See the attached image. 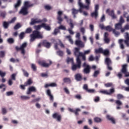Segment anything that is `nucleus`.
<instances>
[{"mask_svg":"<svg viewBox=\"0 0 129 129\" xmlns=\"http://www.w3.org/2000/svg\"><path fill=\"white\" fill-rule=\"evenodd\" d=\"M105 30L108 31V32H112L113 34L115 35V37H118V36L120 35V33H119V32L116 31L115 29H112V28L109 26L105 27Z\"/></svg>","mask_w":129,"mask_h":129,"instance_id":"39448f33","label":"nucleus"},{"mask_svg":"<svg viewBox=\"0 0 129 129\" xmlns=\"http://www.w3.org/2000/svg\"><path fill=\"white\" fill-rule=\"evenodd\" d=\"M42 46L47 48V49L50 48L51 47V43L48 42L46 40H43L42 42Z\"/></svg>","mask_w":129,"mask_h":129,"instance_id":"4468645a","label":"nucleus"},{"mask_svg":"<svg viewBox=\"0 0 129 129\" xmlns=\"http://www.w3.org/2000/svg\"><path fill=\"white\" fill-rule=\"evenodd\" d=\"M85 3L87 5H84L83 4V6L81 7V10L82 9H86V10H89V6L91 4V1L90 0H85Z\"/></svg>","mask_w":129,"mask_h":129,"instance_id":"9d476101","label":"nucleus"},{"mask_svg":"<svg viewBox=\"0 0 129 129\" xmlns=\"http://www.w3.org/2000/svg\"><path fill=\"white\" fill-rule=\"evenodd\" d=\"M99 9V6L96 5L95 7V11L91 13L92 17H98V10Z\"/></svg>","mask_w":129,"mask_h":129,"instance_id":"9b49d317","label":"nucleus"},{"mask_svg":"<svg viewBox=\"0 0 129 129\" xmlns=\"http://www.w3.org/2000/svg\"><path fill=\"white\" fill-rule=\"evenodd\" d=\"M121 29H122V25H121V24L120 23H117L115 25V29L114 30H120L121 32Z\"/></svg>","mask_w":129,"mask_h":129,"instance_id":"412c9836","label":"nucleus"},{"mask_svg":"<svg viewBox=\"0 0 129 129\" xmlns=\"http://www.w3.org/2000/svg\"><path fill=\"white\" fill-rule=\"evenodd\" d=\"M36 39H43V35L37 30L34 31L30 35V42H34Z\"/></svg>","mask_w":129,"mask_h":129,"instance_id":"f257e3e1","label":"nucleus"},{"mask_svg":"<svg viewBox=\"0 0 129 129\" xmlns=\"http://www.w3.org/2000/svg\"><path fill=\"white\" fill-rule=\"evenodd\" d=\"M22 4V1L21 0H18L17 2V3L15 5L14 7L15 9H17L19 8V7L21 6V5Z\"/></svg>","mask_w":129,"mask_h":129,"instance_id":"72a5a7b5","label":"nucleus"},{"mask_svg":"<svg viewBox=\"0 0 129 129\" xmlns=\"http://www.w3.org/2000/svg\"><path fill=\"white\" fill-rule=\"evenodd\" d=\"M67 22L69 23V26L71 28L70 29H74V24H73V21H72V19H70L67 20Z\"/></svg>","mask_w":129,"mask_h":129,"instance_id":"bb28decb","label":"nucleus"},{"mask_svg":"<svg viewBox=\"0 0 129 129\" xmlns=\"http://www.w3.org/2000/svg\"><path fill=\"white\" fill-rule=\"evenodd\" d=\"M106 14H108L109 16L110 17H114V11L111 10L110 11V9H108L106 10Z\"/></svg>","mask_w":129,"mask_h":129,"instance_id":"aec40b11","label":"nucleus"},{"mask_svg":"<svg viewBox=\"0 0 129 129\" xmlns=\"http://www.w3.org/2000/svg\"><path fill=\"white\" fill-rule=\"evenodd\" d=\"M25 37V33L24 32H21L20 34L19 35V38L20 40H23L24 38Z\"/></svg>","mask_w":129,"mask_h":129,"instance_id":"8fccbe9b","label":"nucleus"},{"mask_svg":"<svg viewBox=\"0 0 129 129\" xmlns=\"http://www.w3.org/2000/svg\"><path fill=\"white\" fill-rule=\"evenodd\" d=\"M104 41L105 44H109V42H110V39L109 38H104Z\"/></svg>","mask_w":129,"mask_h":129,"instance_id":"6e6d98bb","label":"nucleus"},{"mask_svg":"<svg viewBox=\"0 0 129 129\" xmlns=\"http://www.w3.org/2000/svg\"><path fill=\"white\" fill-rule=\"evenodd\" d=\"M78 5L79 7H80V13H82V10H81V7H83V3L81 2L82 0H78Z\"/></svg>","mask_w":129,"mask_h":129,"instance_id":"2f4dec72","label":"nucleus"},{"mask_svg":"<svg viewBox=\"0 0 129 129\" xmlns=\"http://www.w3.org/2000/svg\"><path fill=\"white\" fill-rule=\"evenodd\" d=\"M27 46H28L27 42H24L20 46V49H25V48H27Z\"/></svg>","mask_w":129,"mask_h":129,"instance_id":"37998d69","label":"nucleus"},{"mask_svg":"<svg viewBox=\"0 0 129 129\" xmlns=\"http://www.w3.org/2000/svg\"><path fill=\"white\" fill-rule=\"evenodd\" d=\"M31 68L33 70V71H37V67H36V64L32 63Z\"/></svg>","mask_w":129,"mask_h":129,"instance_id":"864d4df0","label":"nucleus"},{"mask_svg":"<svg viewBox=\"0 0 129 129\" xmlns=\"http://www.w3.org/2000/svg\"><path fill=\"white\" fill-rule=\"evenodd\" d=\"M124 38L125 40H124V43L126 47H129V34L128 32L125 33Z\"/></svg>","mask_w":129,"mask_h":129,"instance_id":"f8f14e48","label":"nucleus"},{"mask_svg":"<svg viewBox=\"0 0 129 129\" xmlns=\"http://www.w3.org/2000/svg\"><path fill=\"white\" fill-rule=\"evenodd\" d=\"M57 20H58V24H61V22L63 21V19H62V18L61 17H57Z\"/></svg>","mask_w":129,"mask_h":129,"instance_id":"338daca9","label":"nucleus"},{"mask_svg":"<svg viewBox=\"0 0 129 129\" xmlns=\"http://www.w3.org/2000/svg\"><path fill=\"white\" fill-rule=\"evenodd\" d=\"M94 121L97 123H99V122H101V121H102V119L98 117H95L94 118Z\"/></svg>","mask_w":129,"mask_h":129,"instance_id":"7c9ffc66","label":"nucleus"},{"mask_svg":"<svg viewBox=\"0 0 129 129\" xmlns=\"http://www.w3.org/2000/svg\"><path fill=\"white\" fill-rule=\"evenodd\" d=\"M42 28H44L46 31H51V27L49 25H46L45 23H42Z\"/></svg>","mask_w":129,"mask_h":129,"instance_id":"5701e85b","label":"nucleus"},{"mask_svg":"<svg viewBox=\"0 0 129 129\" xmlns=\"http://www.w3.org/2000/svg\"><path fill=\"white\" fill-rule=\"evenodd\" d=\"M7 41L9 44H14V43H15V40H14L13 38H9Z\"/></svg>","mask_w":129,"mask_h":129,"instance_id":"49530a36","label":"nucleus"},{"mask_svg":"<svg viewBox=\"0 0 129 129\" xmlns=\"http://www.w3.org/2000/svg\"><path fill=\"white\" fill-rule=\"evenodd\" d=\"M100 71L99 70H97L94 72V74L93 75V77L96 78L98 76L99 74H100Z\"/></svg>","mask_w":129,"mask_h":129,"instance_id":"a19ab883","label":"nucleus"},{"mask_svg":"<svg viewBox=\"0 0 129 129\" xmlns=\"http://www.w3.org/2000/svg\"><path fill=\"white\" fill-rule=\"evenodd\" d=\"M9 25H10V23L9 22H7L6 21H4L3 22V27L4 29H8V28H9Z\"/></svg>","mask_w":129,"mask_h":129,"instance_id":"4c0bfd02","label":"nucleus"},{"mask_svg":"<svg viewBox=\"0 0 129 129\" xmlns=\"http://www.w3.org/2000/svg\"><path fill=\"white\" fill-rule=\"evenodd\" d=\"M24 84H25V86H30V85L33 84V80H32V79L30 78Z\"/></svg>","mask_w":129,"mask_h":129,"instance_id":"c85d7f7f","label":"nucleus"},{"mask_svg":"<svg viewBox=\"0 0 129 129\" xmlns=\"http://www.w3.org/2000/svg\"><path fill=\"white\" fill-rule=\"evenodd\" d=\"M31 32H32V28H28L26 30V33L27 34H30V33H31Z\"/></svg>","mask_w":129,"mask_h":129,"instance_id":"e2e57ef3","label":"nucleus"},{"mask_svg":"<svg viewBox=\"0 0 129 129\" xmlns=\"http://www.w3.org/2000/svg\"><path fill=\"white\" fill-rule=\"evenodd\" d=\"M58 28L59 30H63V31H66V27L63 25H60Z\"/></svg>","mask_w":129,"mask_h":129,"instance_id":"4d7b16f0","label":"nucleus"},{"mask_svg":"<svg viewBox=\"0 0 129 129\" xmlns=\"http://www.w3.org/2000/svg\"><path fill=\"white\" fill-rule=\"evenodd\" d=\"M41 28H43V26H42V24L41 25L35 26L36 30H40Z\"/></svg>","mask_w":129,"mask_h":129,"instance_id":"69168bd1","label":"nucleus"},{"mask_svg":"<svg viewBox=\"0 0 129 129\" xmlns=\"http://www.w3.org/2000/svg\"><path fill=\"white\" fill-rule=\"evenodd\" d=\"M63 81L64 83H71L70 78H64L63 79Z\"/></svg>","mask_w":129,"mask_h":129,"instance_id":"f704fd0d","label":"nucleus"},{"mask_svg":"<svg viewBox=\"0 0 129 129\" xmlns=\"http://www.w3.org/2000/svg\"><path fill=\"white\" fill-rule=\"evenodd\" d=\"M80 57H82L83 61H86V56H85V54H84L83 53H80Z\"/></svg>","mask_w":129,"mask_h":129,"instance_id":"09e8293b","label":"nucleus"},{"mask_svg":"<svg viewBox=\"0 0 129 129\" xmlns=\"http://www.w3.org/2000/svg\"><path fill=\"white\" fill-rule=\"evenodd\" d=\"M19 13L21 14V15H23V16H27V15L29 14V12H28V8L23 7L20 11Z\"/></svg>","mask_w":129,"mask_h":129,"instance_id":"2eb2a0df","label":"nucleus"},{"mask_svg":"<svg viewBox=\"0 0 129 129\" xmlns=\"http://www.w3.org/2000/svg\"><path fill=\"white\" fill-rule=\"evenodd\" d=\"M6 51L5 50H2L0 51V58H5L6 56ZM2 63V59H0V64Z\"/></svg>","mask_w":129,"mask_h":129,"instance_id":"393cba45","label":"nucleus"},{"mask_svg":"<svg viewBox=\"0 0 129 129\" xmlns=\"http://www.w3.org/2000/svg\"><path fill=\"white\" fill-rule=\"evenodd\" d=\"M52 62L51 60H49V63H46L45 60H39L38 61V64L40 65L42 67H44V68H48L52 64Z\"/></svg>","mask_w":129,"mask_h":129,"instance_id":"20e7f679","label":"nucleus"},{"mask_svg":"<svg viewBox=\"0 0 129 129\" xmlns=\"http://www.w3.org/2000/svg\"><path fill=\"white\" fill-rule=\"evenodd\" d=\"M83 88V89H84V90H86V92H87L88 90L89 89H88V85H87V84H84Z\"/></svg>","mask_w":129,"mask_h":129,"instance_id":"13d9d810","label":"nucleus"},{"mask_svg":"<svg viewBox=\"0 0 129 129\" xmlns=\"http://www.w3.org/2000/svg\"><path fill=\"white\" fill-rule=\"evenodd\" d=\"M75 79L77 81H81L82 80V76L81 74H77L75 75Z\"/></svg>","mask_w":129,"mask_h":129,"instance_id":"4be33fe9","label":"nucleus"},{"mask_svg":"<svg viewBox=\"0 0 129 129\" xmlns=\"http://www.w3.org/2000/svg\"><path fill=\"white\" fill-rule=\"evenodd\" d=\"M52 117L53 118L56 119L57 121H58L59 122H61L62 119V116L58 113H54L53 114Z\"/></svg>","mask_w":129,"mask_h":129,"instance_id":"1a4fd4ad","label":"nucleus"},{"mask_svg":"<svg viewBox=\"0 0 129 129\" xmlns=\"http://www.w3.org/2000/svg\"><path fill=\"white\" fill-rule=\"evenodd\" d=\"M33 6H34V5H30V3L29 2L26 1L24 3L23 8H25L26 9H29L30 7H33Z\"/></svg>","mask_w":129,"mask_h":129,"instance_id":"cd10ccee","label":"nucleus"},{"mask_svg":"<svg viewBox=\"0 0 129 129\" xmlns=\"http://www.w3.org/2000/svg\"><path fill=\"white\" fill-rule=\"evenodd\" d=\"M105 63L107 65L108 70H112V68L110 67V64H112L111 59L109 57H106L105 59Z\"/></svg>","mask_w":129,"mask_h":129,"instance_id":"423d86ee","label":"nucleus"},{"mask_svg":"<svg viewBox=\"0 0 129 129\" xmlns=\"http://www.w3.org/2000/svg\"><path fill=\"white\" fill-rule=\"evenodd\" d=\"M117 99H121V98H123V95H121V94H118L117 95Z\"/></svg>","mask_w":129,"mask_h":129,"instance_id":"680f3d73","label":"nucleus"},{"mask_svg":"<svg viewBox=\"0 0 129 129\" xmlns=\"http://www.w3.org/2000/svg\"><path fill=\"white\" fill-rule=\"evenodd\" d=\"M6 75H7V73H6V72H3V71H0V76L2 78H4V77H5V76H6Z\"/></svg>","mask_w":129,"mask_h":129,"instance_id":"603ef678","label":"nucleus"},{"mask_svg":"<svg viewBox=\"0 0 129 129\" xmlns=\"http://www.w3.org/2000/svg\"><path fill=\"white\" fill-rule=\"evenodd\" d=\"M56 86H57V84L55 83H52L51 84H45V85L44 86L45 88H48V87H56Z\"/></svg>","mask_w":129,"mask_h":129,"instance_id":"b1692460","label":"nucleus"},{"mask_svg":"<svg viewBox=\"0 0 129 129\" xmlns=\"http://www.w3.org/2000/svg\"><path fill=\"white\" fill-rule=\"evenodd\" d=\"M115 90L114 89L112 88L109 90V92L107 91V90H102L100 91V93H102V94H106L107 95H111L112 93H114Z\"/></svg>","mask_w":129,"mask_h":129,"instance_id":"6e6552de","label":"nucleus"},{"mask_svg":"<svg viewBox=\"0 0 129 129\" xmlns=\"http://www.w3.org/2000/svg\"><path fill=\"white\" fill-rule=\"evenodd\" d=\"M44 8L47 11H50V10H52V7L50 6V5H46L44 6Z\"/></svg>","mask_w":129,"mask_h":129,"instance_id":"5fc2aeb1","label":"nucleus"},{"mask_svg":"<svg viewBox=\"0 0 129 129\" xmlns=\"http://www.w3.org/2000/svg\"><path fill=\"white\" fill-rule=\"evenodd\" d=\"M87 92H88L89 93H95V90H94V89H89Z\"/></svg>","mask_w":129,"mask_h":129,"instance_id":"bf43d9fd","label":"nucleus"},{"mask_svg":"<svg viewBox=\"0 0 129 129\" xmlns=\"http://www.w3.org/2000/svg\"><path fill=\"white\" fill-rule=\"evenodd\" d=\"M103 51V49H102V48H99L98 49H95V53H96V54H98L99 53L102 54Z\"/></svg>","mask_w":129,"mask_h":129,"instance_id":"79ce46f5","label":"nucleus"},{"mask_svg":"<svg viewBox=\"0 0 129 129\" xmlns=\"http://www.w3.org/2000/svg\"><path fill=\"white\" fill-rule=\"evenodd\" d=\"M21 99H23V100H28V99H30V97L26 96H21Z\"/></svg>","mask_w":129,"mask_h":129,"instance_id":"de8ad7c7","label":"nucleus"},{"mask_svg":"<svg viewBox=\"0 0 129 129\" xmlns=\"http://www.w3.org/2000/svg\"><path fill=\"white\" fill-rule=\"evenodd\" d=\"M127 66L126 64H124L122 66V70H121V72L122 73H123L124 74H126L127 71H126V67Z\"/></svg>","mask_w":129,"mask_h":129,"instance_id":"c756f323","label":"nucleus"},{"mask_svg":"<svg viewBox=\"0 0 129 129\" xmlns=\"http://www.w3.org/2000/svg\"><path fill=\"white\" fill-rule=\"evenodd\" d=\"M102 54H103L104 56H109V50L108 49H105L103 50Z\"/></svg>","mask_w":129,"mask_h":129,"instance_id":"c9c22d12","label":"nucleus"},{"mask_svg":"<svg viewBox=\"0 0 129 129\" xmlns=\"http://www.w3.org/2000/svg\"><path fill=\"white\" fill-rule=\"evenodd\" d=\"M59 32H60L59 28H55L53 33V35H54L55 36H56V35H57V34H58Z\"/></svg>","mask_w":129,"mask_h":129,"instance_id":"3c124183","label":"nucleus"},{"mask_svg":"<svg viewBox=\"0 0 129 129\" xmlns=\"http://www.w3.org/2000/svg\"><path fill=\"white\" fill-rule=\"evenodd\" d=\"M115 103L116 104V105L117 106L116 107L117 109H120V105H122V103L121 101H119V100H117L115 101Z\"/></svg>","mask_w":129,"mask_h":129,"instance_id":"a878e982","label":"nucleus"},{"mask_svg":"<svg viewBox=\"0 0 129 129\" xmlns=\"http://www.w3.org/2000/svg\"><path fill=\"white\" fill-rule=\"evenodd\" d=\"M17 18L16 17H14L10 21H9V24H13L14 22L16 21Z\"/></svg>","mask_w":129,"mask_h":129,"instance_id":"0e129e2a","label":"nucleus"},{"mask_svg":"<svg viewBox=\"0 0 129 129\" xmlns=\"http://www.w3.org/2000/svg\"><path fill=\"white\" fill-rule=\"evenodd\" d=\"M80 8H79V10H77L75 9H72L73 15H74V16H75V15H76V14H78L79 12H80Z\"/></svg>","mask_w":129,"mask_h":129,"instance_id":"58836bf2","label":"nucleus"},{"mask_svg":"<svg viewBox=\"0 0 129 129\" xmlns=\"http://www.w3.org/2000/svg\"><path fill=\"white\" fill-rule=\"evenodd\" d=\"M16 76H17V74H13L11 75V80H14L16 81Z\"/></svg>","mask_w":129,"mask_h":129,"instance_id":"052dcab7","label":"nucleus"},{"mask_svg":"<svg viewBox=\"0 0 129 129\" xmlns=\"http://www.w3.org/2000/svg\"><path fill=\"white\" fill-rule=\"evenodd\" d=\"M125 30H129L128 24L125 25L124 28H122V29H121V33H124V32L125 31Z\"/></svg>","mask_w":129,"mask_h":129,"instance_id":"473e14b6","label":"nucleus"},{"mask_svg":"<svg viewBox=\"0 0 129 129\" xmlns=\"http://www.w3.org/2000/svg\"><path fill=\"white\" fill-rule=\"evenodd\" d=\"M83 67L84 68L83 72L84 74H89L90 73L91 67L86 62H84L83 64Z\"/></svg>","mask_w":129,"mask_h":129,"instance_id":"7ed1b4c3","label":"nucleus"},{"mask_svg":"<svg viewBox=\"0 0 129 129\" xmlns=\"http://www.w3.org/2000/svg\"><path fill=\"white\" fill-rule=\"evenodd\" d=\"M20 28H22V25L21 24V23H17L16 24V25L14 26V30H19V29H20Z\"/></svg>","mask_w":129,"mask_h":129,"instance_id":"e433bc0d","label":"nucleus"},{"mask_svg":"<svg viewBox=\"0 0 129 129\" xmlns=\"http://www.w3.org/2000/svg\"><path fill=\"white\" fill-rule=\"evenodd\" d=\"M22 72H23L24 76L25 77H29V73H28L26 70H24V69H22Z\"/></svg>","mask_w":129,"mask_h":129,"instance_id":"c03bdc74","label":"nucleus"},{"mask_svg":"<svg viewBox=\"0 0 129 129\" xmlns=\"http://www.w3.org/2000/svg\"><path fill=\"white\" fill-rule=\"evenodd\" d=\"M57 55L59 56L60 57H62L63 55H64V53L61 50H58L56 52Z\"/></svg>","mask_w":129,"mask_h":129,"instance_id":"a18cd8bd","label":"nucleus"},{"mask_svg":"<svg viewBox=\"0 0 129 129\" xmlns=\"http://www.w3.org/2000/svg\"><path fill=\"white\" fill-rule=\"evenodd\" d=\"M46 94L49 97V100H50V101H54V96L52 95L51 93V90H50V89L47 90Z\"/></svg>","mask_w":129,"mask_h":129,"instance_id":"dca6fc26","label":"nucleus"},{"mask_svg":"<svg viewBox=\"0 0 129 129\" xmlns=\"http://www.w3.org/2000/svg\"><path fill=\"white\" fill-rule=\"evenodd\" d=\"M69 111L71 112H73L74 113H75V115H76V116H78V115H79V112L81 111V110L79 108H77V109H76V110H74L72 108H70Z\"/></svg>","mask_w":129,"mask_h":129,"instance_id":"f3484780","label":"nucleus"},{"mask_svg":"<svg viewBox=\"0 0 129 129\" xmlns=\"http://www.w3.org/2000/svg\"><path fill=\"white\" fill-rule=\"evenodd\" d=\"M32 92H37V89H36V87L34 86L30 87L27 90V94H31Z\"/></svg>","mask_w":129,"mask_h":129,"instance_id":"ddd939ff","label":"nucleus"},{"mask_svg":"<svg viewBox=\"0 0 129 129\" xmlns=\"http://www.w3.org/2000/svg\"><path fill=\"white\" fill-rule=\"evenodd\" d=\"M75 44L80 48H84V43L81 40H76Z\"/></svg>","mask_w":129,"mask_h":129,"instance_id":"6ab92c4d","label":"nucleus"},{"mask_svg":"<svg viewBox=\"0 0 129 129\" xmlns=\"http://www.w3.org/2000/svg\"><path fill=\"white\" fill-rule=\"evenodd\" d=\"M43 21L41 20H38V19H32L31 22H30V25H35V24H38L39 23H42Z\"/></svg>","mask_w":129,"mask_h":129,"instance_id":"a211bd4d","label":"nucleus"},{"mask_svg":"<svg viewBox=\"0 0 129 129\" xmlns=\"http://www.w3.org/2000/svg\"><path fill=\"white\" fill-rule=\"evenodd\" d=\"M79 51H80V48L77 47L75 48L74 54L76 56V57H77L76 60H78V59L79 60H80V53L82 52H80Z\"/></svg>","mask_w":129,"mask_h":129,"instance_id":"0eeeda50","label":"nucleus"},{"mask_svg":"<svg viewBox=\"0 0 129 129\" xmlns=\"http://www.w3.org/2000/svg\"><path fill=\"white\" fill-rule=\"evenodd\" d=\"M71 68L73 71H76L77 69H80L81 68V60L78 58L76 63H72Z\"/></svg>","mask_w":129,"mask_h":129,"instance_id":"f03ea898","label":"nucleus"},{"mask_svg":"<svg viewBox=\"0 0 129 129\" xmlns=\"http://www.w3.org/2000/svg\"><path fill=\"white\" fill-rule=\"evenodd\" d=\"M105 86L106 87H111V86H112V83H108L105 84Z\"/></svg>","mask_w":129,"mask_h":129,"instance_id":"774afa93","label":"nucleus"},{"mask_svg":"<svg viewBox=\"0 0 129 129\" xmlns=\"http://www.w3.org/2000/svg\"><path fill=\"white\" fill-rule=\"evenodd\" d=\"M66 39H68L70 42V43H71V44H73V40L72 39V38H71V35H68L66 36Z\"/></svg>","mask_w":129,"mask_h":129,"instance_id":"ea45409f","label":"nucleus"}]
</instances>
